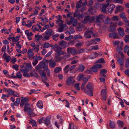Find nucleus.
<instances>
[{"label": "nucleus", "instance_id": "21", "mask_svg": "<svg viewBox=\"0 0 129 129\" xmlns=\"http://www.w3.org/2000/svg\"><path fill=\"white\" fill-rule=\"evenodd\" d=\"M53 48H54V50H56L55 51L56 53L61 51L62 49V48L57 44L54 45L53 47Z\"/></svg>", "mask_w": 129, "mask_h": 129}, {"label": "nucleus", "instance_id": "23", "mask_svg": "<svg viewBox=\"0 0 129 129\" xmlns=\"http://www.w3.org/2000/svg\"><path fill=\"white\" fill-rule=\"evenodd\" d=\"M19 37L17 36L16 37H11L10 38V39H11L12 42L15 43V44L18 42V41L19 40Z\"/></svg>", "mask_w": 129, "mask_h": 129}, {"label": "nucleus", "instance_id": "25", "mask_svg": "<svg viewBox=\"0 0 129 129\" xmlns=\"http://www.w3.org/2000/svg\"><path fill=\"white\" fill-rule=\"evenodd\" d=\"M45 33L46 34L48 35L51 36L53 35L54 34V32L52 29H48L45 31Z\"/></svg>", "mask_w": 129, "mask_h": 129}, {"label": "nucleus", "instance_id": "46", "mask_svg": "<svg viewBox=\"0 0 129 129\" xmlns=\"http://www.w3.org/2000/svg\"><path fill=\"white\" fill-rule=\"evenodd\" d=\"M30 75L31 77H36L37 78L38 77V74L36 73H30Z\"/></svg>", "mask_w": 129, "mask_h": 129}, {"label": "nucleus", "instance_id": "14", "mask_svg": "<svg viewBox=\"0 0 129 129\" xmlns=\"http://www.w3.org/2000/svg\"><path fill=\"white\" fill-rule=\"evenodd\" d=\"M40 74L42 77H44V79L45 80H47L45 72L43 70H41L39 71Z\"/></svg>", "mask_w": 129, "mask_h": 129}, {"label": "nucleus", "instance_id": "54", "mask_svg": "<svg viewBox=\"0 0 129 129\" xmlns=\"http://www.w3.org/2000/svg\"><path fill=\"white\" fill-rule=\"evenodd\" d=\"M120 17L121 18H123L126 17L125 13L124 12H122L119 15Z\"/></svg>", "mask_w": 129, "mask_h": 129}, {"label": "nucleus", "instance_id": "60", "mask_svg": "<svg viewBox=\"0 0 129 129\" xmlns=\"http://www.w3.org/2000/svg\"><path fill=\"white\" fill-rule=\"evenodd\" d=\"M55 57V61L56 62V61H60V56L58 55H56Z\"/></svg>", "mask_w": 129, "mask_h": 129}, {"label": "nucleus", "instance_id": "15", "mask_svg": "<svg viewBox=\"0 0 129 129\" xmlns=\"http://www.w3.org/2000/svg\"><path fill=\"white\" fill-rule=\"evenodd\" d=\"M101 95L102 96L104 100H106L107 98V92L105 89H102L101 91Z\"/></svg>", "mask_w": 129, "mask_h": 129}, {"label": "nucleus", "instance_id": "12", "mask_svg": "<svg viewBox=\"0 0 129 129\" xmlns=\"http://www.w3.org/2000/svg\"><path fill=\"white\" fill-rule=\"evenodd\" d=\"M43 69L46 71L47 73V76L49 77L50 76V71L49 69L48 68V65L47 64L44 63V64Z\"/></svg>", "mask_w": 129, "mask_h": 129}, {"label": "nucleus", "instance_id": "27", "mask_svg": "<svg viewBox=\"0 0 129 129\" xmlns=\"http://www.w3.org/2000/svg\"><path fill=\"white\" fill-rule=\"evenodd\" d=\"M29 123L31 124L32 125L33 127L37 126V125L36 124V121L35 120L31 119L30 120H29Z\"/></svg>", "mask_w": 129, "mask_h": 129}, {"label": "nucleus", "instance_id": "5", "mask_svg": "<svg viewBox=\"0 0 129 129\" xmlns=\"http://www.w3.org/2000/svg\"><path fill=\"white\" fill-rule=\"evenodd\" d=\"M116 24V23L111 22V23L110 24V26L108 28V30L110 32L114 31L115 30Z\"/></svg>", "mask_w": 129, "mask_h": 129}, {"label": "nucleus", "instance_id": "29", "mask_svg": "<svg viewBox=\"0 0 129 129\" xmlns=\"http://www.w3.org/2000/svg\"><path fill=\"white\" fill-rule=\"evenodd\" d=\"M124 9L123 7L121 6L118 5L116 7V10L117 11H122Z\"/></svg>", "mask_w": 129, "mask_h": 129}, {"label": "nucleus", "instance_id": "42", "mask_svg": "<svg viewBox=\"0 0 129 129\" xmlns=\"http://www.w3.org/2000/svg\"><path fill=\"white\" fill-rule=\"evenodd\" d=\"M8 92L10 95H12L13 93L15 92V91L10 88H9L8 90Z\"/></svg>", "mask_w": 129, "mask_h": 129}, {"label": "nucleus", "instance_id": "44", "mask_svg": "<svg viewBox=\"0 0 129 129\" xmlns=\"http://www.w3.org/2000/svg\"><path fill=\"white\" fill-rule=\"evenodd\" d=\"M94 66L95 67L97 70L98 69H100L102 67V65L100 64H97L94 65Z\"/></svg>", "mask_w": 129, "mask_h": 129}, {"label": "nucleus", "instance_id": "41", "mask_svg": "<svg viewBox=\"0 0 129 129\" xmlns=\"http://www.w3.org/2000/svg\"><path fill=\"white\" fill-rule=\"evenodd\" d=\"M34 21H33V22H31L30 20H28L27 21V24L26 25V26L28 27H29L31 26L32 23H33Z\"/></svg>", "mask_w": 129, "mask_h": 129}, {"label": "nucleus", "instance_id": "18", "mask_svg": "<svg viewBox=\"0 0 129 129\" xmlns=\"http://www.w3.org/2000/svg\"><path fill=\"white\" fill-rule=\"evenodd\" d=\"M115 7V6L114 4H112L108 8V11L109 13H112Z\"/></svg>", "mask_w": 129, "mask_h": 129}, {"label": "nucleus", "instance_id": "52", "mask_svg": "<svg viewBox=\"0 0 129 129\" xmlns=\"http://www.w3.org/2000/svg\"><path fill=\"white\" fill-rule=\"evenodd\" d=\"M50 119L48 118H47L45 120V124L47 125H48L50 123Z\"/></svg>", "mask_w": 129, "mask_h": 129}, {"label": "nucleus", "instance_id": "56", "mask_svg": "<svg viewBox=\"0 0 129 129\" xmlns=\"http://www.w3.org/2000/svg\"><path fill=\"white\" fill-rule=\"evenodd\" d=\"M63 30V28L62 26L60 25V26L59 27L58 29V31L59 32H61Z\"/></svg>", "mask_w": 129, "mask_h": 129}, {"label": "nucleus", "instance_id": "4", "mask_svg": "<svg viewBox=\"0 0 129 129\" xmlns=\"http://www.w3.org/2000/svg\"><path fill=\"white\" fill-rule=\"evenodd\" d=\"M46 62H49V66L51 68H54L56 64V62L54 60H53L52 59L50 60H46Z\"/></svg>", "mask_w": 129, "mask_h": 129}, {"label": "nucleus", "instance_id": "2", "mask_svg": "<svg viewBox=\"0 0 129 129\" xmlns=\"http://www.w3.org/2000/svg\"><path fill=\"white\" fill-rule=\"evenodd\" d=\"M94 17L92 16L91 18L89 16L87 15L85 17L82 22L83 24L91 23L94 22Z\"/></svg>", "mask_w": 129, "mask_h": 129}, {"label": "nucleus", "instance_id": "58", "mask_svg": "<svg viewBox=\"0 0 129 129\" xmlns=\"http://www.w3.org/2000/svg\"><path fill=\"white\" fill-rule=\"evenodd\" d=\"M86 84V82L84 81L83 82L81 86V89L83 90V89H84V88H85V85Z\"/></svg>", "mask_w": 129, "mask_h": 129}, {"label": "nucleus", "instance_id": "37", "mask_svg": "<svg viewBox=\"0 0 129 129\" xmlns=\"http://www.w3.org/2000/svg\"><path fill=\"white\" fill-rule=\"evenodd\" d=\"M65 53H66V52H64V51H62L61 50L60 51L56 53L55 55L60 56L61 55H64Z\"/></svg>", "mask_w": 129, "mask_h": 129}, {"label": "nucleus", "instance_id": "28", "mask_svg": "<svg viewBox=\"0 0 129 129\" xmlns=\"http://www.w3.org/2000/svg\"><path fill=\"white\" fill-rule=\"evenodd\" d=\"M105 63V61L103 58H101L98 60H96L95 62V63Z\"/></svg>", "mask_w": 129, "mask_h": 129}, {"label": "nucleus", "instance_id": "48", "mask_svg": "<svg viewBox=\"0 0 129 129\" xmlns=\"http://www.w3.org/2000/svg\"><path fill=\"white\" fill-rule=\"evenodd\" d=\"M90 69L91 71H93V72H96L98 71L97 69L94 66V65Z\"/></svg>", "mask_w": 129, "mask_h": 129}, {"label": "nucleus", "instance_id": "39", "mask_svg": "<svg viewBox=\"0 0 129 129\" xmlns=\"http://www.w3.org/2000/svg\"><path fill=\"white\" fill-rule=\"evenodd\" d=\"M69 66H70L69 65H68L64 68L63 71L66 74L68 72L69 70L68 69L69 67Z\"/></svg>", "mask_w": 129, "mask_h": 129}, {"label": "nucleus", "instance_id": "6", "mask_svg": "<svg viewBox=\"0 0 129 129\" xmlns=\"http://www.w3.org/2000/svg\"><path fill=\"white\" fill-rule=\"evenodd\" d=\"M29 106H25L24 107V110L25 111H27V113L29 115H31L32 114V112L33 111V109L32 110L29 107Z\"/></svg>", "mask_w": 129, "mask_h": 129}, {"label": "nucleus", "instance_id": "45", "mask_svg": "<svg viewBox=\"0 0 129 129\" xmlns=\"http://www.w3.org/2000/svg\"><path fill=\"white\" fill-rule=\"evenodd\" d=\"M117 123L119 126L121 127H122L123 125V122L118 120L117 121Z\"/></svg>", "mask_w": 129, "mask_h": 129}, {"label": "nucleus", "instance_id": "17", "mask_svg": "<svg viewBox=\"0 0 129 129\" xmlns=\"http://www.w3.org/2000/svg\"><path fill=\"white\" fill-rule=\"evenodd\" d=\"M109 36L110 38L113 37L114 39L119 38L118 34L116 33H110L109 35Z\"/></svg>", "mask_w": 129, "mask_h": 129}, {"label": "nucleus", "instance_id": "9", "mask_svg": "<svg viewBox=\"0 0 129 129\" xmlns=\"http://www.w3.org/2000/svg\"><path fill=\"white\" fill-rule=\"evenodd\" d=\"M59 45L63 48H65L69 46V44L65 41L62 40L60 42Z\"/></svg>", "mask_w": 129, "mask_h": 129}, {"label": "nucleus", "instance_id": "34", "mask_svg": "<svg viewBox=\"0 0 129 129\" xmlns=\"http://www.w3.org/2000/svg\"><path fill=\"white\" fill-rule=\"evenodd\" d=\"M87 49L81 48L77 51V54H80L82 53H84L86 52Z\"/></svg>", "mask_w": 129, "mask_h": 129}, {"label": "nucleus", "instance_id": "35", "mask_svg": "<svg viewBox=\"0 0 129 129\" xmlns=\"http://www.w3.org/2000/svg\"><path fill=\"white\" fill-rule=\"evenodd\" d=\"M97 17L96 18L95 22L96 23L97 25L99 26H100L101 25V21Z\"/></svg>", "mask_w": 129, "mask_h": 129}, {"label": "nucleus", "instance_id": "47", "mask_svg": "<svg viewBox=\"0 0 129 129\" xmlns=\"http://www.w3.org/2000/svg\"><path fill=\"white\" fill-rule=\"evenodd\" d=\"M50 36L48 35H45L43 38V40L44 41L48 40Z\"/></svg>", "mask_w": 129, "mask_h": 129}, {"label": "nucleus", "instance_id": "40", "mask_svg": "<svg viewBox=\"0 0 129 129\" xmlns=\"http://www.w3.org/2000/svg\"><path fill=\"white\" fill-rule=\"evenodd\" d=\"M90 50H97L99 49L98 46V45L94 46H91L90 48Z\"/></svg>", "mask_w": 129, "mask_h": 129}, {"label": "nucleus", "instance_id": "13", "mask_svg": "<svg viewBox=\"0 0 129 129\" xmlns=\"http://www.w3.org/2000/svg\"><path fill=\"white\" fill-rule=\"evenodd\" d=\"M73 78L72 76H70L67 79L66 81V84L67 85H70L72 84L73 85L74 84V82H73Z\"/></svg>", "mask_w": 129, "mask_h": 129}, {"label": "nucleus", "instance_id": "62", "mask_svg": "<svg viewBox=\"0 0 129 129\" xmlns=\"http://www.w3.org/2000/svg\"><path fill=\"white\" fill-rule=\"evenodd\" d=\"M83 43V42H81L79 43H77L75 45L76 47H80L82 46Z\"/></svg>", "mask_w": 129, "mask_h": 129}, {"label": "nucleus", "instance_id": "63", "mask_svg": "<svg viewBox=\"0 0 129 129\" xmlns=\"http://www.w3.org/2000/svg\"><path fill=\"white\" fill-rule=\"evenodd\" d=\"M125 67L126 68L129 67V58H128L127 59L125 63Z\"/></svg>", "mask_w": 129, "mask_h": 129}, {"label": "nucleus", "instance_id": "24", "mask_svg": "<svg viewBox=\"0 0 129 129\" xmlns=\"http://www.w3.org/2000/svg\"><path fill=\"white\" fill-rule=\"evenodd\" d=\"M21 102L24 104L25 106H29L30 104L28 103V100L26 98H24L21 100Z\"/></svg>", "mask_w": 129, "mask_h": 129}, {"label": "nucleus", "instance_id": "31", "mask_svg": "<svg viewBox=\"0 0 129 129\" xmlns=\"http://www.w3.org/2000/svg\"><path fill=\"white\" fill-rule=\"evenodd\" d=\"M85 67L82 64H80L78 66V70L80 72H82L84 71Z\"/></svg>", "mask_w": 129, "mask_h": 129}, {"label": "nucleus", "instance_id": "26", "mask_svg": "<svg viewBox=\"0 0 129 129\" xmlns=\"http://www.w3.org/2000/svg\"><path fill=\"white\" fill-rule=\"evenodd\" d=\"M33 51L36 52H38L40 49L39 46V45H36V46L32 48L31 49Z\"/></svg>", "mask_w": 129, "mask_h": 129}, {"label": "nucleus", "instance_id": "59", "mask_svg": "<svg viewBox=\"0 0 129 129\" xmlns=\"http://www.w3.org/2000/svg\"><path fill=\"white\" fill-rule=\"evenodd\" d=\"M40 90H35L34 89H31L30 90V91L32 93H39L38 92V91H40Z\"/></svg>", "mask_w": 129, "mask_h": 129}, {"label": "nucleus", "instance_id": "11", "mask_svg": "<svg viewBox=\"0 0 129 129\" xmlns=\"http://www.w3.org/2000/svg\"><path fill=\"white\" fill-rule=\"evenodd\" d=\"M77 20L75 19H70L69 22L67 24L68 25H70L71 24H72L74 26H75L77 25Z\"/></svg>", "mask_w": 129, "mask_h": 129}, {"label": "nucleus", "instance_id": "7", "mask_svg": "<svg viewBox=\"0 0 129 129\" xmlns=\"http://www.w3.org/2000/svg\"><path fill=\"white\" fill-rule=\"evenodd\" d=\"M68 53H70L73 55L77 54V51L74 48H68L67 49Z\"/></svg>", "mask_w": 129, "mask_h": 129}, {"label": "nucleus", "instance_id": "32", "mask_svg": "<svg viewBox=\"0 0 129 129\" xmlns=\"http://www.w3.org/2000/svg\"><path fill=\"white\" fill-rule=\"evenodd\" d=\"M104 22L105 24H108L111 23L112 22L110 19L108 17H107L106 19L104 21Z\"/></svg>", "mask_w": 129, "mask_h": 129}, {"label": "nucleus", "instance_id": "30", "mask_svg": "<svg viewBox=\"0 0 129 129\" xmlns=\"http://www.w3.org/2000/svg\"><path fill=\"white\" fill-rule=\"evenodd\" d=\"M53 46L52 45L46 42L44 43L43 47L44 48H47L49 47H52Z\"/></svg>", "mask_w": 129, "mask_h": 129}, {"label": "nucleus", "instance_id": "50", "mask_svg": "<svg viewBox=\"0 0 129 129\" xmlns=\"http://www.w3.org/2000/svg\"><path fill=\"white\" fill-rule=\"evenodd\" d=\"M125 39H124L125 42H129V35H126L125 36Z\"/></svg>", "mask_w": 129, "mask_h": 129}, {"label": "nucleus", "instance_id": "49", "mask_svg": "<svg viewBox=\"0 0 129 129\" xmlns=\"http://www.w3.org/2000/svg\"><path fill=\"white\" fill-rule=\"evenodd\" d=\"M4 58L5 59L7 62H8L11 59V57L9 56H6L4 57Z\"/></svg>", "mask_w": 129, "mask_h": 129}, {"label": "nucleus", "instance_id": "20", "mask_svg": "<svg viewBox=\"0 0 129 129\" xmlns=\"http://www.w3.org/2000/svg\"><path fill=\"white\" fill-rule=\"evenodd\" d=\"M107 70L105 69H102L100 70V73L101 75L100 76L104 77H106V76L105 74L107 72Z\"/></svg>", "mask_w": 129, "mask_h": 129}, {"label": "nucleus", "instance_id": "22", "mask_svg": "<svg viewBox=\"0 0 129 129\" xmlns=\"http://www.w3.org/2000/svg\"><path fill=\"white\" fill-rule=\"evenodd\" d=\"M42 36V35H39V34H38L37 35H36L35 36V41L37 42L41 40Z\"/></svg>", "mask_w": 129, "mask_h": 129}, {"label": "nucleus", "instance_id": "1", "mask_svg": "<svg viewBox=\"0 0 129 129\" xmlns=\"http://www.w3.org/2000/svg\"><path fill=\"white\" fill-rule=\"evenodd\" d=\"M84 91L87 94L91 96L93 95V88L92 84L91 83H88L86 87L83 89Z\"/></svg>", "mask_w": 129, "mask_h": 129}, {"label": "nucleus", "instance_id": "51", "mask_svg": "<svg viewBox=\"0 0 129 129\" xmlns=\"http://www.w3.org/2000/svg\"><path fill=\"white\" fill-rule=\"evenodd\" d=\"M111 19L113 21H118L119 20V18L118 16H115L112 17Z\"/></svg>", "mask_w": 129, "mask_h": 129}, {"label": "nucleus", "instance_id": "61", "mask_svg": "<svg viewBox=\"0 0 129 129\" xmlns=\"http://www.w3.org/2000/svg\"><path fill=\"white\" fill-rule=\"evenodd\" d=\"M38 62V61L37 60H34L33 61L32 64L33 66H35Z\"/></svg>", "mask_w": 129, "mask_h": 129}, {"label": "nucleus", "instance_id": "55", "mask_svg": "<svg viewBox=\"0 0 129 129\" xmlns=\"http://www.w3.org/2000/svg\"><path fill=\"white\" fill-rule=\"evenodd\" d=\"M77 10H76V11L74 13V17L76 18L78 16V15L80 14L79 12L77 11Z\"/></svg>", "mask_w": 129, "mask_h": 129}, {"label": "nucleus", "instance_id": "16", "mask_svg": "<svg viewBox=\"0 0 129 129\" xmlns=\"http://www.w3.org/2000/svg\"><path fill=\"white\" fill-rule=\"evenodd\" d=\"M33 51L30 48H29L27 53L28 54V56L30 59L32 58L34 55V53L33 52Z\"/></svg>", "mask_w": 129, "mask_h": 129}, {"label": "nucleus", "instance_id": "53", "mask_svg": "<svg viewBox=\"0 0 129 129\" xmlns=\"http://www.w3.org/2000/svg\"><path fill=\"white\" fill-rule=\"evenodd\" d=\"M82 38L81 36L78 35H75L74 37V39L76 40L78 39H81Z\"/></svg>", "mask_w": 129, "mask_h": 129}, {"label": "nucleus", "instance_id": "57", "mask_svg": "<svg viewBox=\"0 0 129 129\" xmlns=\"http://www.w3.org/2000/svg\"><path fill=\"white\" fill-rule=\"evenodd\" d=\"M129 49V46L125 45L124 48V51L125 53L127 52V50Z\"/></svg>", "mask_w": 129, "mask_h": 129}, {"label": "nucleus", "instance_id": "36", "mask_svg": "<svg viewBox=\"0 0 129 129\" xmlns=\"http://www.w3.org/2000/svg\"><path fill=\"white\" fill-rule=\"evenodd\" d=\"M61 69L60 67H56L54 69V72L55 73L59 72L61 71Z\"/></svg>", "mask_w": 129, "mask_h": 129}, {"label": "nucleus", "instance_id": "43", "mask_svg": "<svg viewBox=\"0 0 129 129\" xmlns=\"http://www.w3.org/2000/svg\"><path fill=\"white\" fill-rule=\"evenodd\" d=\"M16 78H21L22 75L20 72H18L16 73Z\"/></svg>", "mask_w": 129, "mask_h": 129}, {"label": "nucleus", "instance_id": "33", "mask_svg": "<svg viewBox=\"0 0 129 129\" xmlns=\"http://www.w3.org/2000/svg\"><path fill=\"white\" fill-rule=\"evenodd\" d=\"M37 105L38 107L40 109L42 108L43 107V105L42 102L40 101H39L38 102Z\"/></svg>", "mask_w": 129, "mask_h": 129}, {"label": "nucleus", "instance_id": "8", "mask_svg": "<svg viewBox=\"0 0 129 129\" xmlns=\"http://www.w3.org/2000/svg\"><path fill=\"white\" fill-rule=\"evenodd\" d=\"M92 33H93L92 31L86 30L85 31L84 37L86 39H90L91 37V36L90 34Z\"/></svg>", "mask_w": 129, "mask_h": 129}, {"label": "nucleus", "instance_id": "3", "mask_svg": "<svg viewBox=\"0 0 129 129\" xmlns=\"http://www.w3.org/2000/svg\"><path fill=\"white\" fill-rule=\"evenodd\" d=\"M109 5V3H106V4H102L100 5L101 7V10L104 13H106V8Z\"/></svg>", "mask_w": 129, "mask_h": 129}, {"label": "nucleus", "instance_id": "64", "mask_svg": "<svg viewBox=\"0 0 129 129\" xmlns=\"http://www.w3.org/2000/svg\"><path fill=\"white\" fill-rule=\"evenodd\" d=\"M124 72L126 75L129 77V69H128L126 70Z\"/></svg>", "mask_w": 129, "mask_h": 129}, {"label": "nucleus", "instance_id": "38", "mask_svg": "<svg viewBox=\"0 0 129 129\" xmlns=\"http://www.w3.org/2000/svg\"><path fill=\"white\" fill-rule=\"evenodd\" d=\"M110 125L112 128H114L115 127V123L111 120H110Z\"/></svg>", "mask_w": 129, "mask_h": 129}, {"label": "nucleus", "instance_id": "19", "mask_svg": "<svg viewBox=\"0 0 129 129\" xmlns=\"http://www.w3.org/2000/svg\"><path fill=\"white\" fill-rule=\"evenodd\" d=\"M117 30L118 31L119 35L120 36L123 37L124 35L125 34L124 32V30L122 28L119 27L117 29Z\"/></svg>", "mask_w": 129, "mask_h": 129}, {"label": "nucleus", "instance_id": "10", "mask_svg": "<svg viewBox=\"0 0 129 129\" xmlns=\"http://www.w3.org/2000/svg\"><path fill=\"white\" fill-rule=\"evenodd\" d=\"M20 71L22 73H23V75L25 77H30V76L29 74L28 73V70L27 69H21Z\"/></svg>", "mask_w": 129, "mask_h": 129}]
</instances>
